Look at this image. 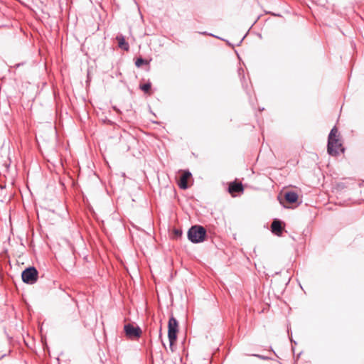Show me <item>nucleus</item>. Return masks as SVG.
Instances as JSON below:
<instances>
[{
  "mask_svg": "<svg viewBox=\"0 0 364 364\" xmlns=\"http://www.w3.org/2000/svg\"><path fill=\"white\" fill-rule=\"evenodd\" d=\"M145 63H146V62L144 59L138 58L135 62V65L136 67H140L141 65L144 64Z\"/></svg>",
  "mask_w": 364,
  "mask_h": 364,
  "instance_id": "f8f14e48",
  "label": "nucleus"
},
{
  "mask_svg": "<svg viewBox=\"0 0 364 364\" xmlns=\"http://www.w3.org/2000/svg\"><path fill=\"white\" fill-rule=\"evenodd\" d=\"M140 88L145 92H148L151 89V84L146 83L140 86Z\"/></svg>",
  "mask_w": 364,
  "mask_h": 364,
  "instance_id": "9b49d317",
  "label": "nucleus"
},
{
  "mask_svg": "<svg viewBox=\"0 0 364 364\" xmlns=\"http://www.w3.org/2000/svg\"><path fill=\"white\" fill-rule=\"evenodd\" d=\"M228 191L230 193L243 191V186L241 183H232L230 184Z\"/></svg>",
  "mask_w": 364,
  "mask_h": 364,
  "instance_id": "6e6552de",
  "label": "nucleus"
},
{
  "mask_svg": "<svg viewBox=\"0 0 364 364\" xmlns=\"http://www.w3.org/2000/svg\"><path fill=\"white\" fill-rule=\"evenodd\" d=\"M271 228L273 233L279 235L282 230L281 222L278 220H274L272 223Z\"/></svg>",
  "mask_w": 364,
  "mask_h": 364,
  "instance_id": "0eeeda50",
  "label": "nucleus"
},
{
  "mask_svg": "<svg viewBox=\"0 0 364 364\" xmlns=\"http://www.w3.org/2000/svg\"><path fill=\"white\" fill-rule=\"evenodd\" d=\"M22 280L23 282L29 284H33L37 282L38 271L35 267H28L23 271L21 274Z\"/></svg>",
  "mask_w": 364,
  "mask_h": 364,
  "instance_id": "20e7f679",
  "label": "nucleus"
},
{
  "mask_svg": "<svg viewBox=\"0 0 364 364\" xmlns=\"http://www.w3.org/2000/svg\"><path fill=\"white\" fill-rule=\"evenodd\" d=\"M284 197L287 201L289 203H294L298 200V194L294 191L287 192Z\"/></svg>",
  "mask_w": 364,
  "mask_h": 364,
  "instance_id": "1a4fd4ad",
  "label": "nucleus"
},
{
  "mask_svg": "<svg viewBox=\"0 0 364 364\" xmlns=\"http://www.w3.org/2000/svg\"><path fill=\"white\" fill-rule=\"evenodd\" d=\"M202 33V34H203V35L207 34V33H206V32H203V33Z\"/></svg>",
  "mask_w": 364,
  "mask_h": 364,
  "instance_id": "4468645a",
  "label": "nucleus"
},
{
  "mask_svg": "<svg viewBox=\"0 0 364 364\" xmlns=\"http://www.w3.org/2000/svg\"><path fill=\"white\" fill-rule=\"evenodd\" d=\"M175 234H176V235H177V236H180V235H181V231H179V230H176L175 231Z\"/></svg>",
  "mask_w": 364,
  "mask_h": 364,
  "instance_id": "ddd939ff",
  "label": "nucleus"
},
{
  "mask_svg": "<svg viewBox=\"0 0 364 364\" xmlns=\"http://www.w3.org/2000/svg\"><path fill=\"white\" fill-rule=\"evenodd\" d=\"M257 356L259 357V358H264L263 357L260 356L259 355H257Z\"/></svg>",
  "mask_w": 364,
  "mask_h": 364,
  "instance_id": "2eb2a0df",
  "label": "nucleus"
},
{
  "mask_svg": "<svg viewBox=\"0 0 364 364\" xmlns=\"http://www.w3.org/2000/svg\"><path fill=\"white\" fill-rule=\"evenodd\" d=\"M206 235L205 229L200 225L192 226L188 231V238L193 243L201 242Z\"/></svg>",
  "mask_w": 364,
  "mask_h": 364,
  "instance_id": "f03ea898",
  "label": "nucleus"
},
{
  "mask_svg": "<svg viewBox=\"0 0 364 364\" xmlns=\"http://www.w3.org/2000/svg\"><path fill=\"white\" fill-rule=\"evenodd\" d=\"M119 47L124 50H128L129 48L128 43L126 42L123 36L120 35L117 36Z\"/></svg>",
  "mask_w": 364,
  "mask_h": 364,
  "instance_id": "9d476101",
  "label": "nucleus"
},
{
  "mask_svg": "<svg viewBox=\"0 0 364 364\" xmlns=\"http://www.w3.org/2000/svg\"><path fill=\"white\" fill-rule=\"evenodd\" d=\"M126 336L130 338H139L141 334V330L139 327L134 326L132 324H126L124 327Z\"/></svg>",
  "mask_w": 364,
  "mask_h": 364,
  "instance_id": "39448f33",
  "label": "nucleus"
},
{
  "mask_svg": "<svg viewBox=\"0 0 364 364\" xmlns=\"http://www.w3.org/2000/svg\"><path fill=\"white\" fill-rule=\"evenodd\" d=\"M191 176V173L188 171L184 172L181 177L179 182V187L181 189H186L188 188L187 180Z\"/></svg>",
  "mask_w": 364,
  "mask_h": 364,
  "instance_id": "423d86ee",
  "label": "nucleus"
},
{
  "mask_svg": "<svg viewBox=\"0 0 364 364\" xmlns=\"http://www.w3.org/2000/svg\"><path fill=\"white\" fill-rule=\"evenodd\" d=\"M168 328V337L170 342V348L173 351V350L172 346L176 340L178 332V321L173 316H171L169 318Z\"/></svg>",
  "mask_w": 364,
  "mask_h": 364,
  "instance_id": "7ed1b4c3",
  "label": "nucleus"
},
{
  "mask_svg": "<svg viewBox=\"0 0 364 364\" xmlns=\"http://www.w3.org/2000/svg\"><path fill=\"white\" fill-rule=\"evenodd\" d=\"M328 153L331 156H336L340 151L343 152V149L339 139V135L338 134V129L334 127L331 130L327 145Z\"/></svg>",
  "mask_w": 364,
  "mask_h": 364,
  "instance_id": "f257e3e1",
  "label": "nucleus"
}]
</instances>
